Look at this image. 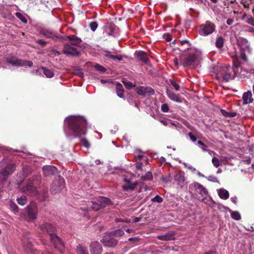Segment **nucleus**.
Segmentation results:
<instances>
[{"mask_svg": "<svg viewBox=\"0 0 254 254\" xmlns=\"http://www.w3.org/2000/svg\"><path fill=\"white\" fill-rule=\"evenodd\" d=\"M74 137H81L86 133V121L82 117L70 116L65 120Z\"/></svg>", "mask_w": 254, "mask_h": 254, "instance_id": "nucleus-1", "label": "nucleus"}, {"mask_svg": "<svg viewBox=\"0 0 254 254\" xmlns=\"http://www.w3.org/2000/svg\"><path fill=\"white\" fill-rule=\"evenodd\" d=\"M113 205L112 201L108 198L99 196L96 200L88 202L87 206L81 207V209L84 212H88L92 210L98 211L101 208Z\"/></svg>", "mask_w": 254, "mask_h": 254, "instance_id": "nucleus-2", "label": "nucleus"}, {"mask_svg": "<svg viewBox=\"0 0 254 254\" xmlns=\"http://www.w3.org/2000/svg\"><path fill=\"white\" fill-rule=\"evenodd\" d=\"M233 70L230 65L217 66L214 69L216 78L220 81L227 82L232 78Z\"/></svg>", "mask_w": 254, "mask_h": 254, "instance_id": "nucleus-3", "label": "nucleus"}, {"mask_svg": "<svg viewBox=\"0 0 254 254\" xmlns=\"http://www.w3.org/2000/svg\"><path fill=\"white\" fill-rule=\"evenodd\" d=\"M15 165L7 159H3L0 163V174L4 177L11 175L15 171Z\"/></svg>", "mask_w": 254, "mask_h": 254, "instance_id": "nucleus-4", "label": "nucleus"}, {"mask_svg": "<svg viewBox=\"0 0 254 254\" xmlns=\"http://www.w3.org/2000/svg\"><path fill=\"white\" fill-rule=\"evenodd\" d=\"M4 61L6 63L15 66H28L32 67L33 63L30 61L19 59L15 57H8L5 58Z\"/></svg>", "mask_w": 254, "mask_h": 254, "instance_id": "nucleus-5", "label": "nucleus"}, {"mask_svg": "<svg viewBox=\"0 0 254 254\" xmlns=\"http://www.w3.org/2000/svg\"><path fill=\"white\" fill-rule=\"evenodd\" d=\"M65 187L64 179L58 176L52 184L51 191L53 194L60 192Z\"/></svg>", "mask_w": 254, "mask_h": 254, "instance_id": "nucleus-6", "label": "nucleus"}, {"mask_svg": "<svg viewBox=\"0 0 254 254\" xmlns=\"http://www.w3.org/2000/svg\"><path fill=\"white\" fill-rule=\"evenodd\" d=\"M199 34L201 36H207L212 34L215 30V25L210 21H207L200 26Z\"/></svg>", "mask_w": 254, "mask_h": 254, "instance_id": "nucleus-7", "label": "nucleus"}, {"mask_svg": "<svg viewBox=\"0 0 254 254\" xmlns=\"http://www.w3.org/2000/svg\"><path fill=\"white\" fill-rule=\"evenodd\" d=\"M191 191H193L195 194H199L203 199L208 195V191L206 189L202 186L201 184L197 182L192 183L190 187Z\"/></svg>", "mask_w": 254, "mask_h": 254, "instance_id": "nucleus-8", "label": "nucleus"}, {"mask_svg": "<svg viewBox=\"0 0 254 254\" xmlns=\"http://www.w3.org/2000/svg\"><path fill=\"white\" fill-rule=\"evenodd\" d=\"M37 179L38 177L37 176L31 177L26 186L21 189V191L25 193L28 192L32 195H36L37 194V191L34 185L33 182Z\"/></svg>", "mask_w": 254, "mask_h": 254, "instance_id": "nucleus-9", "label": "nucleus"}, {"mask_svg": "<svg viewBox=\"0 0 254 254\" xmlns=\"http://www.w3.org/2000/svg\"><path fill=\"white\" fill-rule=\"evenodd\" d=\"M38 208L35 204H32L27 206V215L26 219L29 222H32L37 218Z\"/></svg>", "mask_w": 254, "mask_h": 254, "instance_id": "nucleus-10", "label": "nucleus"}, {"mask_svg": "<svg viewBox=\"0 0 254 254\" xmlns=\"http://www.w3.org/2000/svg\"><path fill=\"white\" fill-rule=\"evenodd\" d=\"M197 56L195 54H190L186 57L182 63L184 66L195 67L197 64Z\"/></svg>", "mask_w": 254, "mask_h": 254, "instance_id": "nucleus-11", "label": "nucleus"}, {"mask_svg": "<svg viewBox=\"0 0 254 254\" xmlns=\"http://www.w3.org/2000/svg\"><path fill=\"white\" fill-rule=\"evenodd\" d=\"M50 239L55 248L62 253L64 249V245L61 239L57 235L54 234L51 235Z\"/></svg>", "mask_w": 254, "mask_h": 254, "instance_id": "nucleus-12", "label": "nucleus"}, {"mask_svg": "<svg viewBox=\"0 0 254 254\" xmlns=\"http://www.w3.org/2000/svg\"><path fill=\"white\" fill-rule=\"evenodd\" d=\"M112 236L111 234L106 235L104 236L102 242L105 246L113 247L117 244L118 240Z\"/></svg>", "mask_w": 254, "mask_h": 254, "instance_id": "nucleus-13", "label": "nucleus"}, {"mask_svg": "<svg viewBox=\"0 0 254 254\" xmlns=\"http://www.w3.org/2000/svg\"><path fill=\"white\" fill-rule=\"evenodd\" d=\"M136 93L143 96H149L154 94V90L150 87L138 86L135 88Z\"/></svg>", "mask_w": 254, "mask_h": 254, "instance_id": "nucleus-14", "label": "nucleus"}, {"mask_svg": "<svg viewBox=\"0 0 254 254\" xmlns=\"http://www.w3.org/2000/svg\"><path fill=\"white\" fill-rule=\"evenodd\" d=\"M23 249L27 253H31L33 251V245L29 237L24 236L21 239Z\"/></svg>", "mask_w": 254, "mask_h": 254, "instance_id": "nucleus-15", "label": "nucleus"}, {"mask_svg": "<svg viewBox=\"0 0 254 254\" xmlns=\"http://www.w3.org/2000/svg\"><path fill=\"white\" fill-rule=\"evenodd\" d=\"M63 53L67 56H76L79 55V52L76 48L66 44L64 45Z\"/></svg>", "mask_w": 254, "mask_h": 254, "instance_id": "nucleus-16", "label": "nucleus"}, {"mask_svg": "<svg viewBox=\"0 0 254 254\" xmlns=\"http://www.w3.org/2000/svg\"><path fill=\"white\" fill-rule=\"evenodd\" d=\"M237 41L240 50H245L249 54L252 53V49L251 48L249 42L246 39L241 38Z\"/></svg>", "mask_w": 254, "mask_h": 254, "instance_id": "nucleus-17", "label": "nucleus"}, {"mask_svg": "<svg viewBox=\"0 0 254 254\" xmlns=\"http://www.w3.org/2000/svg\"><path fill=\"white\" fill-rule=\"evenodd\" d=\"M90 252L91 254H102V247L98 242H92L90 243Z\"/></svg>", "mask_w": 254, "mask_h": 254, "instance_id": "nucleus-18", "label": "nucleus"}, {"mask_svg": "<svg viewBox=\"0 0 254 254\" xmlns=\"http://www.w3.org/2000/svg\"><path fill=\"white\" fill-rule=\"evenodd\" d=\"M40 230L43 233H47L51 237L52 235H54L53 232L55 230V227L50 223H44L40 226Z\"/></svg>", "mask_w": 254, "mask_h": 254, "instance_id": "nucleus-19", "label": "nucleus"}, {"mask_svg": "<svg viewBox=\"0 0 254 254\" xmlns=\"http://www.w3.org/2000/svg\"><path fill=\"white\" fill-rule=\"evenodd\" d=\"M166 93L169 98L177 103H182L184 100L183 98H181L179 94H176L174 91L166 89Z\"/></svg>", "mask_w": 254, "mask_h": 254, "instance_id": "nucleus-20", "label": "nucleus"}, {"mask_svg": "<svg viewBox=\"0 0 254 254\" xmlns=\"http://www.w3.org/2000/svg\"><path fill=\"white\" fill-rule=\"evenodd\" d=\"M44 174L45 176H52L57 172V169L53 166H46L43 168Z\"/></svg>", "mask_w": 254, "mask_h": 254, "instance_id": "nucleus-21", "label": "nucleus"}, {"mask_svg": "<svg viewBox=\"0 0 254 254\" xmlns=\"http://www.w3.org/2000/svg\"><path fill=\"white\" fill-rule=\"evenodd\" d=\"M76 252L77 254H89L86 246L83 243L77 245Z\"/></svg>", "mask_w": 254, "mask_h": 254, "instance_id": "nucleus-22", "label": "nucleus"}, {"mask_svg": "<svg viewBox=\"0 0 254 254\" xmlns=\"http://www.w3.org/2000/svg\"><path fill=\"white\" fill-rule=\"evenodd\" d=\"M243 100L244 104H248L253 102L252 94L251 91L245 92L243 96Z\"/></svg>", "mask_w": 254, "mask_h": 254, "instance_id": "nucleus-23", "label": "nucleus"}, {"mask_svg": "<svg viewBox=\"0 0 254 254\" xmlns=\"http://www.w3.org/2000/svg\"><path fill=\"white\" fill-rule=\"evenodd\" d=\"M174 233L173 232L167 233L164 235L157 236V239L161 241H170L174 239Z\"/></svg>", "mask_w": 254, "mask_h": 254, "instance_id": "nucleus-24", "label": "nucleus"}, {"mask_svg": "<svg viewBox=\"0 0 254 254\" xmlns=\"http://www.w3.org/2000/svg\"><path fill=\"white\" fill-rule=\"evenodd\" d=\"M174 180L179 185L183 184L185 179L184 174L183 172H179L174 176Z\"/></svg>", "mask_w": 254, "mask_h": 254, "instance_id": "nucleus-25", "label": "nucleus"}, {"mask_svg": "<svg viewBox=\"0 0 254 254\" xmlns=\"http://www.w3.org/2000/svg\"><path fill=\"white\" fill-rule=\"evenodd\" d=\"M136 56L138 59L145 64H148L149 59L147 57L146 54L143 51H139L136 53Z\"/></svg>", "mask_w": 254, "mask_h": 254, "instance_id": "nucleus-26", "label": "nucleus"}, {"mask_svg": "<svg viewBox=\"0 0 254 254\" xmlns=\"http://www.w3.org/2000/svg\"><path fill=\"white\" fill-rule=\"evenodd\" d=\"M104 56L108 58L112 59V60L114 61H121L123 60V57L121 55H113L111 52L107 51L105 52Z\"/></svg>", "mask_w": 254, "mask_h": 254, "instance_id": "nucleus-27", "label": "nucleus"}, {"mask_svg": "<svg viewBox=\"0 0 254 254\" xmlns=\"http://www.w3.org/2000/svg\"><path fill=\"white\" fill-rule=\"evenodd\" d=\"M218 193L219 197L223 199H227L229 197V192L225 189H220L218 190Z\"/></svg>", "mask_w": 254, "mask_h": 254, "instance_id": "nucleus-28", "label": "nucleus"}, {"mask_svg": "<svg viewBox=\"0 0 254 254\" xmlns=\"http://www.w3.org/2000/svg\"><path fill=\"white\" fill-rule=\"evenodd\" d=\"M116 92L118 96L120 98L124 97V89L120 83H118L116 86Z\"/></svg>", "mask_w": 254, "mask_h": 254, "instance_id": "nucleus-29", "label": "nucleus"}, {"mask_svg": "<svg viewBox=\"0 0 254 254\" xmlns=\"http://www.w3.org/2000/svg\"><path fill=\"white\" fill-rule=\"evenodd\" d=\"M137 182H134L132 183L128 184L127 185L123 186L122 188L125 191H127L129 190H133L137 186Z\"/></svg>", "mask_w": 254, "mask_h": 254, "instance_id": "nucleus-30", "label": "nucleus"}, {"mask_svg": "<svg viewBox=\"0 0 254 254\" xmlns=\"http://www.w3.org/2000/svg\"><path fill=\"white\" fill-rule=\"evenodd\" d=\"M43 35L48 38H54L56 36V33L48 30H44L42 32Z\"/></svg>", "mask_w": 254, "mask_h": 254, "instance_id": "nucleus-31", "label": "nucleus"}, {"mask_svg": "<svg viewBox=\"0 0 254 254\" xmlns=\"http://www.w3.org/2000/svg\"><path fill=\"white\" fill-rule=\"evenodd\" d=\"M242 18L245 20L247 23L254 26V19L252 16L245 14Z\"/></svg>", "mask_w": 254, "mask_h": 254, "instance_id": "nucleus-32", "label": "nucleus"}, {"mask_svg": "<svg viewBox=\"0 0 254 254\" xmlns=\"http://www.w3.org/2000/svg\"><path fill=\"white\" fill-rule=\"evenodd\" d=\"M8 204L10 206V209L14 213H16L19 210L18 206L12 200H10L8 201Z\"/></svg>", "mask_w": 254, "mask_h": 254, "instance_id": "nucleus-33", "label": "nucleus"}, {"mask_svg": "<svg viewBox=\"0 0 254 254\" xmlns=\"http://www.w3.org/2000/svg\"><path fill=\"white\" fill-rule=\"evenodd\" d=\"M42 69L43 70L44 74L47 77L51 78L54 76V73L53 71L45 67H42Z\"/></svg>", "mask_w": 254, "mask_h": 254, "instance_id": "nucleus-34", "label": "nucleus"}, {"mask_svg": "<svg viewBox=\"0 0 254 254\" xmlns=\"http://www.w3.org/2000/svg\"><path fill=\"white\" fill-rule=\"evenodd\" d=\"M224 44V39L221 37L216 38L215 45L218 48H221Z\"/></svg>", "mask_w": 254, "mask_h": 254, "instance_id": "nucleus-35", "label": "nucleus"}, {"mask_svg": "<svg viewBox=\"0 0 254 254\" xmlns=\"http://www.w3.org/2000/svg\"><path fill=\"white\" fill-rule=\"evenodd\" d=\"M18 203L21 205H24L27 203V198L25 196L23 195L19 198H17Z\"/></svg>", "mask_w": 254, "mask_h": 254, "instance_id": "nucleus-36", "label": "nucleus"}, {"mask_svg": "<svg viewBox=\"0 0 254 254\" xmlns=\"http://www.w3.org/2000/svg\"><path fill=\"white\" fill-rule=\"evenodd\" d=\"M153 178V176L151 172H148L146 174L141 177V179L143 181L151 180Z\"/></svg>", "mask_w": 254, "mask_h": 254, "instance_id": "nucleus-37", "label": "nucleus"}, {"mask_svg": "<svg viewBox=\"0 0 254 254\" xmlns=\"http://www.w3.org/2000/svg\"><path fill=\"white\" fill-rule=\"evenodd\" d=\"M231 217L236 220H239L241 219L240 214L238 211H232L231 213Z\"/></svg>", "mask_w": 254, "mask_h": 254, "instance_id": "nucleus-38", "label": "nucleus"}, {"mask_svg": "<svg viewBox=\"0 0 254 254\" xmlns=\"http://www.w3.org/2000/svg\"><path fill=\"white\" fill-rule=\"evenodd\" d=\"M247 52L245 50H240V57L241 59L244 62H247L248 59L247 57L245 54V52Z\"/></svg>", "mask_w": 254, "mask_h": 254, "instance_id": "nucleus-39", "label": "nucleus"}, {"mask_svg": "<svg viewBox=\"0 0 254 254\" xmlns=\"http://www.w3.org/2000/svg\"><path fill=\"white\" fill-rule=\"evenodd\" d=\"M124 234V231L121 229H117L114 231L112 234H111L114 237H120L123 235Z\"/></svg>", "mask_w": 254, "mask_h": 254, "instance_id": "nucleus-40", "label": "nucleus"}, {"mask_svg": "<svg viewBox=\"0 0 254 254\" xmlns=\"http://www.w3.org/2000/svg\"><path fill=\"white\" fill-rule=\"evenodd\" d=\"M128 240L129 242L132 243L133 245H137L139 243L140 238L139 237H136L134 238H130Z\"/></svg>", "mask_w": 254, "mask_h": 254, "instance_id": "nucleus-41", "label": "nucleus"}, {"mask_svg": "<svg viewBox=\"0 0 254 254\" xmlns=\"http://www.w3.org/2000/svg\"><path fill=\"white\" fill-rule=\"evenodd\" d=\"M80 142L82 144L83 146L85 147L88 148L90 146V144L88 141L85 138H81L80 140Z\"/></svg>", "mask_w": 254, "mask_h": 254, "instance_id": "nucleus-42", "label": "nucleus"}, {"mask_svg": "<svg viewBox=\"0 0 254 254\" xmlns=\"http://www.w3.org/2000/svg\"><path fill=\"white\" fill-rule=\"evenodd\" d=\"M181 44L182 46H184V45H186L187 46L186 47V48L185 49H183L182 50L183 51H184V52L186 50H188L190 48V47H191V45L189 43V42L187 40H183L182 41H181Z\"/></svg>", "mask_w": 254, "mask_h": 254, "instance_id": "nucleus-43", "label": "nucleus"}, {"mask_svg": "<svg viewBox=\"0 0 254 254\" xmlns=\"http://www.w3.org/2000/svg\"><path fill=\"white\" fill-rule=\"evenodd\" d=\"M89 27L92 31H95L98 27V23L96 21H93L89 24Z\"/></svg>", "mask_w": 254, "mask_h": 254, "instance_id": "nucleus-44", "label": "nucleus"}, {"mask_svg": "<svg viewBox=\"0 0 254 254\" xmlns=\"http://www.w3.org/2000/svg\"><path fill=\"white\" fill-rule=\"evenodd\" d=\"M212 163L215 168H218L220 166L219 160L217 158L215 157L212 158Z\"/></svg>", "mask_w": 254, "mask_h": 254, "instance_id": "nucleus-45", "label": "nucleus"}, {"mask_svg": "<svg viewBox=\"0 0 254 254\" xmlns=\"http://www.w3.org/2000/svg\"><path fill=\"white\" fill-rule=\"evenodd\" d=\"M94 68L98 71H101L102 72H104L106 71V69L103 66L100 65L99 64H96L94 65Z\"/></svg>", "mask_w": 254, "mask_h": 254, "instance_id": "nucleus-46", "label": "nucleus"}, {"mask_svg": "<svg viewBox=\"0 0 254 254\" xmlns=\"http://www.w3.org/2000/svg\"><path fill=\"white\" fill-rule=\"evenodd\" d=\"M151 201L152 202L161 203L163 201V198L159 195H157L151 199Z\"/></svg>", "mask_w": 254, "mask_h": 254, "instance_id": "nucleus-47", "label": "nucleus"}, {"mask_svg": "<svg viewBox=\"0 0 254 254\" xmlns=\"http://www.w3.org/2000/svg\"><path fill=\"white\" fill-rule=\"evenodd\" d=\"M161 110L163 112L167 113L169 110V107L167 103L163 104L161 107Z\"/></svg>", "mask_w": 254, "mask_h": 254, "instance_id": "nucleus-48", "label": "nucleus"}, {"mask_svg": "<svg viewBox=\"0 0 254 254\" xmlns=\"http://www.w3.org/2000/svg\"><path fill=\"white\" fill-rule=\"evenodd\" d=\"M16 16L19 18L23 23H26L27 22V19L24 17L22 14L19 12L16 13Z\"/></svg>", "mask_w": 254, "mask_h": 254, "instance_id": "nucleus-49", "label": "nucleus"}, {"mask_svg": "<svg viewBox=\"0 0 254 254\" xmlns=\"http://www.w3.org/2000/svg\"><path fill=\"white\" fill-rule=\"evenodd\" d=\"M170 82L171 84L175 89V90H176L177 91H178L180 90V86L176 81H175L173 80H170Z\"/></svg>", "mask_w": 254, "mask_h": 254, "instance_id": "nucleus-50", "label": "nucleus"}, {"mask_svg": "<svg viewBox=\"0 0 254 254\" xmlns=\"http://www.w3.org/2000/svg\"><path fill=\"white\" fill-rule=\"evenodd\" d=\"M81 42V39L77 37L76 38H74L73 40L72 41L71 44L74 46H77L79 45Z\"/></svg>", "mask_w": 254, "mask_h": 254, "instance_id": "nucleus-51", "label": "nucleus"}, {"mask_svg": "<svg viewBox=\"0 0 254 254\" xmlns=\"http://www.w3.org/2000/svg\"><path fill=\"white\" fill-rule=\"evenodd\" d=\"M207 180L212 182H218L217 178L214 176H209L207 178Z\"/></svg>", "mask_w": 254, "mask_h": 254, "instance_id": "nucleus-52", "label": "nucleus"}, {"mask_svg": "<svg viewBox=\"0 0 254 254\" xmlns=\"http://www.w3.org/2000/svg\"><path fill=\"white\" fill-rule=\"evenodd\" d=\"M124 83L127 89H131L133 87L132 83L130 81H125Z\"/></svg>", "mask_w": 254, "mask_h": 254, "instance_id": "nucleus-53", "label": "nucleus"}, {"mask_svg": "<svg viewBox=\"0 0 254 254\" xmlns=\"http://www.w3.org/2000/svg\"><path fill=\"white\" fill-rule=\"evenodd\" d=\"M164 39L167 41L169 42L172 40V37L169 33H165L163 35Z\"/></svg>", "mask_w": 254, "mask_h": 254, "instance_id": "nucleus-54", "label": "nucleus"}, {"mask_svg": "<svg viewBox=\"0 0 254 254\" xmlns=\"http://www.w3.org/2000/svg\"><path fill=\"white\" fill-rule=\"evenodd\" d=\"M188 136H189L190 139L193 141L195 142L196 141V137L191 132L188 133Z\"/></svg>", "mask_w": 254, "mask_h": 254, "instance_id": "nucleus-55", "label": "nucleus"}, {"mask_svg": "<svg viewBox=\"0 0 254 254\" xmlns=\"http://www.w3.org/2000/svg\"><path fill=\"white\" fill-rule=\"evenodd\" d=\"M135 167L138 170H141L143 164L141 162H137L135 164Z\"/></svg>", "mask_w": 254, "mask_h": 254, "instance_id": "nucleus-56", "label": "nucleus"}, {"mask_svg": "<svg viewBox=\"0 0 254 254\" xmlns=\"http://www.w3.org/2000/svg\"><path fill=\"white\" fill-rule=\"evenodd\" d=\"M221 113L222 114V115L225 117H230V113H228L225 110L223 109L221 110Z\"/></svg>", "mask_w": 254, "mask_h": 254, "instance_id": "nucleus-57", "label": "nucleus"}, {"mask_svg": "<svg viewBox=\"0 0 254 254\" xmlns=\"http://www.w3.org/2000/svg\"><path fill=\"white\" fill-rule=\"evenodd\" d=\"M116 221L117 222H130V220H127V219H121V218H116Z\"/></svg>", "mask_w": 254, "mask_h": 254, "instance_id": "nucleus-58", "label": "nucleus"}, {"mask_svg": "<svg viewBox=\"0 0 254 254\" xmlns=\"http://www.w3.org/2000/svg\"><path fill=\"white\" fill-rule=\"evenodd\" d=\"M184 165L187 167L189 170H191L192 172H195L196 171V169L193 167L192 166L190 165L188 166L186 163H184Z\"/></svg>", "mask_w": 254, "mask_h": 254, "instance_id": "nucleus-59", "label": "nucleus"}, {"mask_svg": "<svg viewBox=\"0 0 254 254\" xmlns=\"http://www.w3.org/2000/svg\"><path fill=\"white\" fill-rule=\"evenodd\" d=\"M37 43L42 46H45L47 44L46 42L41 39L38 40Z\"/></svg>", "mask_w": 254, "mask_h": 254, "instance_id": "nucleus-60", "label": "nucleus"}, {"mask_svg": "<svg viewBox=\"0 0 254 254\" xmlns=\"http://www.w3.org/2000/svg\"><path fill=\"white\" fill-rule=\"evenodd\" d=\"M77 36H75V35H70V36H68L67 38L71 42H72V40H73L74 39V38H76Z\"/></svg>", "mask_w": 254, "mask_h": 254, "instance_id": "nucleus-61", "label": "nucleus"}, {"mask_svg": "<svg viewBox=\"0 0 254 254\" xmlns=\"http://www.w3.org/2000/svg\"><path fill=\"white\" fill-rule=\"evenodd\" d=\"M233 22H234L233 19L229 18L227 20L226 23L228 25H230L233 23Z\"/></svg>", "mask_w": 254, "mask_h": 254, "instance_id": "nucleus-62", "label": "nucleus"}, {"mask_svg": "<svg viewBox=\"0 0 254 254\" xmlns=\"http://www.w3.org/2000/svg\"><path fill=\"white\" fill-rule=\"evenodd\" d=\"M232 201L235 203L236 204L237 202V197L236 196L232 197L231 198Z\"/></svg>", "mask_w": 254, "mask_h": 254, "instance_id": "nucleus-63", "label": "nucleus"}, {"mask_svg": "<svg viewBox=\"0 0 254 254\" xmlns=\"http://www.w3.org/2000/svg\"><path fill=\"white\" fill-rule=\"evenodd\" d=\"M197 144L199 145L202 146L203 147H207V146L201 141L198 140L197 141Z\"/></svg>", "mask_w": 254, "mask_h": 254, "instance_id": "nucleus-64", "label": "nucleus"}]
</instances>
